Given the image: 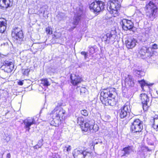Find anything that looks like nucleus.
<instances>
[{
    "label": "nucleus",
    "mask_w": 158,
    "mask_h": 158,
    "mask_svg": "<svg viewBox=\"0 0 158 158\" xmlns=\"http://www.w3.org/2000/svg\"><path fill=\"white\" fill-rule=\"evenodd\" d=\"M65 111L60 106H57L50 113L52 115V120L50 122L51 126L55 127L58 126L60 124L61 120L64 118Z\"/></svg>",
    "instance_id": "f257e3e1"
},
{
    "label": "nucleus",
    "mask_w": 158,
    "mask_h": 158,
    "mask_svg": "<svg viewBox=\"0 0 158 158\" xmlns=\"http://www.w3.org/2000/svg\"><path fill=\"white\" fill-rule=\"evenodd\" d=\"M114 89L113 88L108 89L101 92L100 99L102 103L105 105L113 106L114 104L112 100L108 98V97L114 98V95L115 92L114 91Z\"/></svg>",
    "instance_id": "f03ea898"
},
{
    "label": "nucleus",
    "mask_w": 158,
    "mask_h": 158,
    "mask_svg": "<svg viewBox=\"0 0 158 158\" xmlns=\"http://www.w3.org/2000/svg\"><path fill=\"white\" fill-rule=\"evenodd\" d=\"M120 7V4L118 0H110L107 3V9L113 14L114 17H116L118 15L117 10Z\"/></svg>",
    "instance_id": "7ed1b4c3"
},
{
    "label": "nucleus",
    "mask_w": 158,
    "mask_h": 158,
    "mask_svg": "<svg viewBox=\"0 0 158 158\" xmlns=\"http://www.w3.org/2000/svg\"><path fill=\"white\" fill-rule=\"evenodd\" d=\"M73 154L74 158H90L91 153L87 149L78 148L74 150Z\"/></svg>",
    "instance_id": "20e7f679"
},
{
    "label": "nucleus",
    "mask_w": 158,
    "mask_h": 158,
    "mask_svg": "<svg viewBox=\"0 0 158 158\" xmlns=\"http://www.w3.org/2000/svg\"><path fill=\"white\" fill-rule=\"evenodd\" d=\"M143 128V122L139 119H135L131 123V131L133 134L139 133Z\"/></svg>",
    "instance_id": "39448f33"
},
{
    "label": "nucleus",
    "mask_w": 158,
    "mask_h": 158,
    "mask_svg": "<svg viewBox=\"0 0 158 158\" xmlns=\"http://www.w3.org/2000/svg\"><path fill=\"white\" fill-rule=\"evenodd\" d=\"M94 121L91 120L90 122L83 124L81 127L82 131L86 132L89 130L91 132H96L98 130V128L97 127V125H94Z\"/></svg>",
    "instance_id": "423d86ee"
},
{
    "label": "nucleus",
    "mask_w": 158,
    "mask_h": 158,
    "mask_svg": "<svg viewBox=\"0 0 158 158\" xmlns=\"http://www.w3.org/2000/svg\"><path fill=\"white\" fill-rule=\"evenodd\" d=\"M105 4L101 1H95L91 3L89 6L91 10H92L94 12H98L103 10L105 8Z\"/></svg>",
    "instance_id": "0eeeda50"
},
{
    "label": "nucleus",
    "mask_w": 158,
    "mask_h": 158,
    "mask_svg": "<svg viewBox=\"0 0 158 158\" xmlns=\"http://www.w3.org/2000/svg\"><path fill=\"white\" fill-rule=\"evenodd\" d=\"M120 116L122 118H124L129 115L131 112L130 103L127 102L120 110Z\"/></svg>",
    "instance_id": "6e6552de"
},
{
    "label": "nucleus",
    "mask_w": 158,
    "mask_h": 158,
    "mask_svg": "<svg viewBox=\"0 0 158 158\" xmlns=\"http://www.w3.org/2000/svg\"><path fill=\"white\" fill-rule=\"evenodd\" d=\"M11 35L14 39L17 40H22L23 38L22 31L17 27L13 29Z\"/></svg>",
    "instance_id": "1a4fd4ad"
},
{
    "label": "nucleus",
    "mask_w": 158,
    "mask_h": 158,
    "mask_svg": "<svg viewBox=\"0 0 158 158\" xmlns=\"http://www.w3.org/2000/svg\"><path fill=\"white\" fill-rule=\"evenodd\" d=\"M36 121L33 117H28L23 121V123L24 125V128L26 131H29L30 127L36 124Z\"/></svg>",
    "instance_id": "9d476101"
},
{
    "label": "nucleus",
    "mask_w": 158,
    "mask_h": 158,
    "mask_svg": "<svg viewBox=\"0 0 158 158\" xmlns=\"http://www.w3.org/2000/svg\"><path fill=\"white\" fill-rule=\"evenodd\" d=\"M148 6L151 9L149 10L148 12L147 13V16L149 18L154 17L157 11L156 7L154 6V3L152 1L149 2Z\"/></svg>",
    "instance_id": "9b49d317"
},
{
    "label": "nucleus",
    "mask_w": 158,
    "mask_h": 158,
    "mask_svg": "<svg viewBox=\"0 0 158 158\" xmlns=\"http://www.w3.org/2000/svg\"><path fill=\"white\" fill-rule=\"evenodd\" d=\"M120 24H122L123 29L126 31L130 30L133 27V23L131 20L125 19L122 20Z\"/></svg>",
    "instance_id": "f8f14e48"
},
{
    "label": "nucleus",
    "mask_w": 158,
    "mask_h": 158,
    "mask_svg": "<svg viewBox=\"0 0 158 158\" xmlns=\"http://www.w3.org/2000/svg\"><path fill=\"white\" fill-rule=\"evenodd\" d=\"M115 35L112 33H108L103 36L102 38L103 41L106 43L111 44L114 43L115 38Z\"/></svg>",
    "instance_id": "ddd939ff"
},
{
    "label": "nucleus",
    "mask_w": 158,
    "mask_h": 158,
    "mask_svg": "<svg viewBox=\"0 0 158 158\" xmlns=\"http://www.w3.org/2000/svg\"><path fill=\"white\" fill-rule=\"evenodd\" d=\"M141 99L143 105V108L144 111L148 110L149 106L148 103L149 102V98L147 95L145 94H140Z\"/></svg>",
    "instance_id": "4468645a"
},
{
    "label": "nucleus",
    "mask_w": 158,
    "mask_h": 158,
    "mask_svg": "<svg viewBox=\"0 0 158 158\" xmlns=\"http://www.w3.org/2000/svg\"><path fill=\"white\" fill-rule=\"evenodd\" d=\"M3 65L2 68H4V70L5 72L7 73H11L12 70L13 69L14 65L13 63L9 61L6 60L3 63Z\"/></svg>",
    "instance_id": "2eb2a0df"
},
{
    "label": "nucleus",
    "mask_w": 158,
    "mask_h": 158,
    "mask_svg": "<svg viewBox=\"0 0 158 158\" xmlns=\"http://www.w3.org/2000/svg\"><path fill=\"white\" fill-rule=\"evenodd\" d=\"M137 41L132 37L128 38L125 41L126 46L128 49H132L134 48L136 45Z\"/></svg>",
    "instance_id": "dca6fc26"
},
{
    "label": "nucleus",
    "mask_w": 158,
    "mask_h": 158,
    "mask_svg": "<svg viewBox=\"0 0 158 158\" xmlns=\"http://www.w3.org/2000/svg\"><path fill=\"white\" fill-rule=\"evenodd\" d=\"M13 0H0V8L5 9L12 6Z\"/></svg>",
    "instance_id": "f3484780"
},
{
    "label": "nucleus",
    "mask_w": 158,
    "mask_h": 158,
    "mask_svg": "<svg viewBox=\"0 0 158 158\" xmlns=\"http://www.w3.org/2000/svg\"><path fill=\"white\" fill-rule=\"evenodd\" d=\"M149 48L143 46L140 48L139 51V53L141 55L145 56V57H148L152 56V53L149 50Z\"/></svg>",
    "instance_id": "a211bd4d"
},
{
    "label": "nucleus",
    "mask_w": 158,
    "mask_h": 158,
    "mask_svg": "<svg viewBox=\"0 0 158 158\" xmlns=\"http://www.w3.org/2000/svg\"><path fill=\"white\" fill-rule=\"evenodd\" d=\"M71 83L73 85H76L80 83L82 80L81 78L78 75H72L71 76Z\"/></svg>",
    "instance_id": "6ab92c4d"
},
{
    "label": "nucleus",
    "mask_w": 158,
    "mask_h": 158,
    "mask_svg": "<svg viewBox=\"0 0 158 158\" xmlns=\"http://www.w3.org/2000/svg\"><path fill=\"white\" fill-rule=\"evenodd\" d=\"M125 84L129 87H133L135 85L134 79L133 77L128 75L125 80Z\"/></svg>",
    "instance_id": "aec40b11"
},
{
    "label": "nucleus",
    "mask_w": 158,
    "mask_h": 158,
    "mask_svg": "<svg viewBox=\"0 0 158 158\" xmlns=\"http://www.w3.org/2000/svg\"><path fill=\"white\" fill-rule=\"evenodd\" d=\"M7 26V20L3 18H0V32L2 33L6 30Z\"/></svg>",
    "instance_id": "412c9836"
},
{
    "label": "nucleus",
    "mask_w": 158,
    "mask_h": 158,
    "mask_svg": "<svg viewBox=\"0 0 158 158\" xmlns=\"http://www.w3.org/2000/svg\"><path fill=\"white\" fill-rule=\"evenodd\" d=\"M82 12V10H81L76 15H75L74 18V21L73 23V24L75 26L74 27V28H75L76 26L78 24Z\"/></svg>",
    "instance_id": "4be33fe9"
},
{
    "label": "nucleus",
    "mask_w": 158,
    "mask_h": 158,
    "mask_svg": "<svg viewBox=\"0 0 158 158\" xmlns=\"http://www.w3.org/2000/svg\"><path fill=\"white\" fill-rule=\"evenodd\" d=\"M132 146H128L124 148L122 151L124 152V153L122 156H127L132 151Z\"/></svg>",
    "instance_id": "5701e85b"
},
{
    "label": "nucleus",
    "mask_w": 158,
    "mask_h": 158,
    "mask_svg": "<svg viewBox=\"0 0 158 158\" xmlns=\"http://www.w3.org/2000/svg\"><path fill=\"white\" fill-rule=\"evenodd\" d=\"M56 17L59 21L64 19L65 18V14L62 12H60L57 15Z\"/></svg>",
    "instance_id": "b1692460"
},
{
    "label": "nucleus",
    "mask_w": 158,
    "mask_h": 158,
    "mask_svg": "<svg viewBox=\"0 0 158 158\" xmlns=\"http://www.w3.org/2000/svg\"><path fill=\"white\" fill-rule=\"evenodd\" d=\"M134 73L136 75H140L142 76L143 74V72L141 70H138L136 69H134L133 70Z\"/></svg>",
    "instance_id": "393cba45"
},
{
    "label": "nucleus",
    "mask_w": 158,
    "mask_h": 158,
    "mask_svg": "<svg viewBox=\"0 0 158 158\" xmlns=\"http://www.w3.org/2000/svg\"><path fill=\"white\" fill-rule=\"evenodd\" d=\"M84 121V118L82 117H78L77 118V123L81 127L83 124Z\"/></svg>",
    "instance_id": "a878e982"
},
{
    "label": "nucleus",
    "mask_w": 158,
    "mask_h": 158,
    "mask_svg": "<svg viewBox=\"0 0 158 158\" xmlns=\"http://www.w3.org/2000/svg\"><path fill=\"white\" fill-rule=\"evenodd\" d=\"M41 81V83L44 86H47L50 85L49 82L48 81V80L46 78L42 79Z\"/></svg>",
    "instance_id": "bb28decb"
},
{
    "label": "nucleus",
    "mask_w": 158,
    "mask_h": 158,
    "mask_svg": "<svg viewBox=\"0 0 158 158\" xmlns=\"http://www.w3.org/2000/svg\"><path fill=\"white\" fill-rule=\"evenodd\" d=\"M71 149V147L70 145H66L64 147L63 151L64 152L68 153L70 151Z\"/></svg>",
    "instance_id": "cd10ccee"
},
{
    "label": "nucleus",
    "mask_w": 158,
    "mask_h": 158,
    "mask_svg": "<svg viewBox=\"0 0 158 158\" xmlns=\"http://www.w3.org/2000/svg\"><path fill=\"white\" fill-rule=\"evenodd\" d=\"M30 71V70L29 69H22L23 74L25 76L28 75Z\"/></svg>",
    "instance_id": "c85d7f7f"
},
{
    "label": "nucleus",
    "mask_w": 158,
    "mask_h": 158,
    "mask_svg": "<svg viewBox=\"0 0 158 158\" xmlns=\"http://www.w3.org/2000/svg\"><path fill=\"white\" fill-rule=\"evenodd\" d=\"M139 82L141 85V88H142L143 89V87L144 85H148L144 80H142L140 81H139Z\"/></svg>",
    "instance_id": "c756f323"
},
{
    "label": "nucleus",
    "mask_w": 158,
    "mask_h": 158,
    "mask_svg": "<svg viewBox=\"0 0 158 158\" xmlns=\"http://www.w3.org/2000/svg\"><path fill=\"white\" fill-rule=\"evenodd\" d=\"M81 114L84 116H87L88 115V113L85 110H82L81 111Z\"/></svg>",
    "instance_id": "7c9ffc66"
},
{
    "label": "nucleus",
    "mask_w": 158,
    "mask_h": 158,
    "mask_svg": "<svg viewBox=\"0 0 158 158\" xmlns=\"http://www.w3.org/2000/svg\"><path fill=\"white\" fill-rule=\"evenodd\" d=\"M46 32L49 34H52V28L49 27L46 28Z\"/></svg>",
    "instance_id": "2f4dec72"
},
{
    "label": "nucleus",
    "mask_w": 158,
    "mask_h": 158,
    "mask_svg": "<svg viewBox=\"0 0 158 158\" xmlns=\"http://www.w3.org/2000/svg\"><path fill=\"white\" fill-rule=\"evenodd\" d=\"M87 90V89L84 87H81L80 89V92L81 94L85 93L86 92Z\"/></svg>",
    "instance_id": "473e14b6"
},
{
    "label": "nucleus",
    "mask_w": 158,
    "mask_h": 158,
    "mask_svg": "<svg viewBox=\"0 0 158 158\" xmlns=\"http://www.w3.org/2000/svg\"><path fill=\"white\" fill-rule=\"evenodd\" d=\"M89 53H91V54L94 53L95 52L94 48L93 47H90L89 48Z\"/></svg>",
    "instance_id": "72a5a7b5"
},
{
    "label": "nucleus",
    "mask_w": 158,
    "mask_h": 158,
    "mask_svg": "<svg viewBox=\"0 0 158 158\" xmlns=\"http://www.w3.org/2000/svg\"><path fill=\"white\" fill-rule=\"evenodd\" d=\"M158 48V45L157 44H154L152 45L151 49H156Z\"/></svg>",
    "instance_id": "f704fd0d"
},
{
    "label": "nucleus",
    "mask_w": 158,
    "mask_h": 158,
    "mask_svg": "<svg viewBox=\"0 0 158 158\" xmlns=\"http://www.w3.org/2000/svg\"><path fill=\"white\" fill-rule=\"evenodd\" d=\"M81 54L82 55H84L85 56V59H86L87 57V53L84 51L81 52Z\"/></svg>",
    "instance_id": "c9c22d12"
},
{
    "label": "nucleus",
    "mask_w": 158,
    "mask_h": 158,
    "mask_svg": "<svg viewBox=\"0 0 158 158\" xmlns=\"http://www.w3.org/2000/svg\"><path fill=\"white\" fill-rule=\"evenodd\" d=\"M42 145L39 146L38 144H37V145H36L35 147H34V148H35L37 149L38 148H41Z\"/></svg>",
    "instance_id": "e433bc0d"
},
{
    "label": "nucleus",
    "mask_w": 158,
    "mask_h": 158,
    "mask_svg": "<svg viewBox=\"0 0 158 158\" xmlns=\"http://www.w3.org/2000/svg\"><path fill=\"white\" fill-rule=\"evenodd\" d=\"M158 119V115H156L155 116V117L154 118L153 120L155 122L156 120H157Z\"/></svg>",
    "instance_id": "4c0bfd02"
},
{
    "label": "nucleus",
    "mask_w": 158,
    "mask_h": 158,
    "mask_svg": "<svg viewBox=\"0 0 158 158\" xmlns=\"http://www.w3.org/2000/svg\"><path fill=\"white\" fill-rule=\"evenodd\" d=\"M18 84L19 85H22L23 84V83L22 81H20L18 82Z\"/></svg>",
    "instance_id": "58836bf2"
},
{
    "label": "nucleus",
    "mask_w": 158,
    "mask_h": 158,
    "mask_svg": "<svg viewBox=\"0 0 158 158\" xmlns=\"http://www.w3.org/2000/svg\"><path fill=\"white\" fill-rule=\"evenodd\" d=\"M51 158H59L57 157L56 155H53V156L51 157Z\"/></svg>",
    "instance_id": "ea45409f"
},
{
    "label": "nucleus",
    "mask_w": 158,
    "mask_h": 158,
    "mask_svg": "<svg viewBox=\"0 0 158 158\" xmlns=\"http://www.w3.org/2000/svg\"><path fill=\"white\" fill-rule=\"evenodd\" d=\"M6 157L7 158H10V153H8L7 154Z\"/></svg>",
    "instance_id": "a19ab883"
},
{
    "label": "nucleus",
    "mask_w": 158,
    "mask_h": 158,
    "mask_svg": "<svg viewBox=\"0 0 158 158\" xmlns=\"http://www.w3.org/2000/svg\"><path fill=\"white\" fill-rule=\"evenodd\" d=\"M147 37L146 36V35H145V37L144 39H143V41L144 42L147 40Z\"/></svg>",
    "instance_id": "79ce46f5"
},
{
    "label": "nucleus",
    "mask_w": 158,
    "mask_h": 158,
    "mask_svg": "<svg viewBox=\"0 0 158 158\" xmlns=\"http://www.w3.org/2000/svg\"><path fill=\"white\" fill-rule=\"evenodd\" d=\"M6 139L7 141H9L10 140V138L9 137H6Z\"/></svg>",
    "instance_id": "37998d69"
},
{
    "label": "nucleus",
    "mask_w": 158,
    "mask_h": 158,
    "mask_svg": "<svg viewBox=\"0 0 158 158\" xmlns=\"http://www.w3.org/2000/svg\"><path fill=\"white\" fill-rule=\"evenodd\" d=\"M157 128H158V124L157 125Z\"/></svg>",
    "instance_id": "c03bdc74"
}]
</instances>
